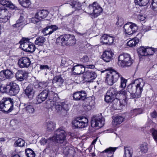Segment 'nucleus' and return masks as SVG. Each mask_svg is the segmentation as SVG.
Instances as JSON below:
<instances>
[{
    "label": "nucleus",
    "mask_w": 157,
    "mask_h": 157,
    "mask_svg": "<svg viewBox=\"0 0 157 157\" xmlns=\"http://www.w3.org/2000/svg\"><path fill=\"white\" fill-rule=\"evenodd\" d=\"M56 43L62 46H71L76 43L75 36L72 35L66 34L58 37L56 40Z\"/></svg>",
    "instance_id": "obj_2"
},
{
    "label": "nucleus",
    "mask_w": 157,
    "mask_h": 157,
    "mask_svg": "<svg viewBox=\"0 0 157 157\" xmlns=\"http://www.w3.org/2000/svg\"><path fill=\"white\" fill-rule=\"evenodd\" d=\"M66 137V133L63 130L59 129L57 130L55 132L54 136L52 137V140L53 142H58L59 141L60 142L63 141Z\"/></svg>",
    "instance_id": "obj_12"
},
{
    "label": "nucleus",
    "mask_w": 157,
    "mask_h": 157,
    "mask_svg": "<svg viewBox=\"0 0 157 157\" xmlns=\"http://www.w3.org/2000/svg\"><path fill=\"white\" fill-rule=\"evenodd\" d=\"M45 127L48 132L53 131L56 127V124L53 122L48 121L45 123Z\"/></svg>",
    "instance_id": "obj_34"
},
{
    "label": "nucleus",
    "mask_w": 157,
    "mask_h": 157,
    "mask_svg": "<svg viewBox=\"0 0 157 157\" xmlns=\"http://www.w3.org/2000/svg\"><path fill=\"white\" fill-rule=\"evenodd\" d=\"M68 59L65 58L63 57L62 58L61 62V66L63 67H67V61Z\"/></svg>",
    "instance_id": "obj_55"
},
{
    "label": "nucleus",
    "mask_w": 157,
    "mask_h": 157,
    "mask_svg": "<svg viewBox=\"0 0 157 157\" xmlns=\"http://www.w3.org/2000/svg\"><path fill=\"white\" fill-rule=\"evenodd\" d=\"M113 55L114 54L111 50H106L102 55V59L105 61L109 62L112 59Z\"/></svg>",
    "instance_id": "obj_23"
},
{
    "label": "nucleus",
    "mask_w": 157,
    "mask_h": 157,
    "mask_svg": "<svg viewBox=\"0 0 157 157\" xmlns=\"http://www.w3.org/2000/svg\"><path fill=\"white\" fill-rule=\"evenodd\" d=\"M108 35L107 34H104L101 37L100 41L101 43L104 44H107Z\"/></svg>",
    "instance_id": "obj_53"
},
{
    "label": "nucleus",
    "mask_w": 157,
    "mask_h": 157,
    "mask_svg": "<svg viewBox=\"0 0 157 157\" xmlns=\"http://www.w3.org/2000/svg\"><path fill=\"white\" fill-rule=\"evenodd\" d=\"M26 73L23 71H18L16 74V77L17 79L19 81H22L24 78L26 76Z\"/></svg>",
    "instance_id": "obj_37"
},
{
    "label": "nucleus",
    "mask_w": 157,
    "mask_h": 157,
    "mask_svg": "<svg viewBox=\"0 0 157 157\" xmlns=\"http://www.w3.org/2000/svg\"><path fill=\"white\" fill-rule=\"evenodd\" d=\"M140 149L141 152L146 153L148 150V144L146 143H143L140 146Z\"/></svg>",
    "instance_id": "obj_43"
},
{
    "label": "nucleus",
    "mask_w": 157,
    "mask_h": 157,
    "mask_svg": "<svg viewBox=\"0 0 157 157\" xmlns=\"http://www.w3.org/2000/svg\"><path fill=\"white\" fill-rule=\"evenodd\" d=\"M104 124L105 119L103 117H94L91 119V125L93 127L100 128L102 127Z\"/></svg>",
    "instance_id": "obj_14"
},
{
    "label": "nucleus",
    "mask_w": 157,
    "mask_h": 157,
    "mask_svg": "<svg viewBox=\"0 0 157 157\" xmlns=\"http://www.w3.org/2000/svg\"><path fill=\"white\" fill-rule=\"evenodd\" d=\"M48 91L46 90L41 92L37 97V101L38 103H41L44 101L48 98Z\"/></svg>",
    "instance_id": "obj_22"
},
{
    "label": "nucleus",
    "mask_w": 157,
    "mask_h": 157,
    "mask_svg": "<svg viewBox=\"0 0 157 157\" xmlns=\"http://www.w3.org/2000/svg\"><path fill=\"white\" fill-rule=\"evenodd\" d=\"M120 91L118 92L117 89L115 87H112L110 88L107 92L105 96V101L108 103L111 102L118 94H121L124 96L123 94L119 93Z\"/></svg>",
    "instance_id": "obj_10"
},
{
    "label": "nucleus",
    "mask_w": 157,
    "mask_h": 157,
    "mask_svg": "<svg viewBox=\"0 0 157 157\" xmlns=\"http://www.w3.org/2000/svg\"><path fill=\"white\" fill-rule=\"evenodd\" d=\"M10 18L9 16V11L5 8H0V18L3 20L2 21H7Z\"/></svg>",
    "instance_id": "obj_24"
},
{
    "label": "nucleus",
    "mask_w": 157,
    "mask_h": 157,
    "mask_svg": "<svg viewBox=\"0 0 157 157\" xmlns=\"http://www.w3.org/2000/svg\"><path fill=\"white\" fill-rule=\"evenodd\" d=\"M9 83L7 84L6 86L1 85L0 86V91L2 93H9Z\"/></svg>",
    "instance_id": "obj_48"
},
{
    "label": "nucleus",
    "mask_w": 157,
    "mask_h": 157,
    "mask_svg": "<svg viewBox=\"0 0 157 157\" xmlns=\"http://www.w3.org/2000/svg\"><path fill=\"white\" fill-rule=\"evenodd\" d=\"M145 84L142 78L136 79L128 86L126 90H121L119 93L124 95L126 99L139 98L141 96Z\"/></svg>",
    "instance_id": "obj_1"
},
{
    "label": "nucleus",
    "mask_w": 157,
    "mask_h": 157,
    "mask_svg": "<svg viewBox=\"0 0 157 157\" xmlns=\"http://www.w3.org/2000/svg\"><path fill=\"white\" fill-rule=\"evenodd\" d=\"M31 63L30 59L26 57H23L20 59L18 61V64L21 68L28 67Z\"/></svg>",
    "instance_id": "obj_18"
},
{
    "label": "nucleus",
    "mask_w": 157,
    "mask_h": 157,
    "mask_svg": "<svg viewBox=\"0 0 157 157\" xmlns=\"http://www.w3.org/2000/svg\"><path fill=\"white\" fill-rule=\"evenodd\" d=\"M48 87L49 88L47 90L48 91V98L49 100H47L46 102L47 104H48V107H51L52 105L54 104V101L58 97V94L52 90L50 89V88H51V87Z\"/></svg>",
    "instance_id": "obj_15"
},
{
    "label": "nucleus",
    "mask_w": 157,
    "mask_h": 157,
    "mask_svg": "<svg viewBox=\"0 0 157 157\" xmlns=\"http://www.w3.org/2000/svg\"><path fill=\"white\" fill-rule=\"evenodd\" d=\"M56 111L58 113L63 114L66 113L69 109L68 104L63 102H59L55 104Z\"/></svg>",
    "instance_id": "obj_11"
},
{
    "label": "nucleus",
    "mask_w": 157,
    "mask_h": 157,
    "mask_svg": "<svg viewBox=\"0 0 157 157\" xmlns=\"http://www.w3.org/2000/svg\"><path fill=\"white\" fill-rule=\"evenodd\" d=\"M90 14L94 18L97 17L102 12V9L96 2L90 5L88 7Z\"/></svg>",
    "instance_id": "obj_7"
},
{
    "label": "nucleus",
    "mask_w": 157,
    "mask_h": 157,
    "mask_svg": "<svg viewBox=\"0 0 157 157\" xmlns=\"http://www.w3.org/2000/svg\"><path fill=\"white\" fill-rule=\"evenodd\" d=\"M107 40V44L110 45L113 43L114 38L113 36L108 35Z\"/></svg>",
    "instance_id": "obj_57"
},
{
    "label": "nucleus",
    "mask_w": 157,
    "mask_h": 157,
    "mask_svg": "<svg viewBox=\"0 0 157 157\" xmlns=\"http://www.w3.org/2000/svg\"><path fill=\"white\" fill-rule=\"evenodd\" d=\"M150 7L153 10L157 11V0H153Z\"/></svg>",
    "instance_id": "obj_52"
},
{
    "label": "nucleus",
    "mask_w": 157,
    "mask_h": 157,
    "mask_svg": "<svg viewBox=\"0 0 157 157\" xmlns=\"http://www.w3.org/2000/svg\"><path fill=\"white\" fill-rule=\"evenodd\" d=\"M29 46V48H28L27 52H33L36 49L35 45L34 44H32L31 43H30Z\"/></svg>",
    "instance_id": "obj_54"
},
{
    "label": "nucleus",
    "mask_w": 157,
    "mask_h": 157,
    "mask_svg": "<svg viewBox=\"0 0 157 157\" xmlns=\"http://www.w3.org/2000/svg\"><path fill=\"white\" fill-rule=\"evenodd\" d=\"M137 52L139 55L142 56H146L147 54L146 51V47L141 46L137 50Z\"/></svg>",
    "instance_id": "obj_47"
},
{
    "label": "nucleus",
    "mask_w": 157,
    "mask_h": 157,
    "mask_svg": "<svg viewBox=\"0 0 157 157\" xmlns=\"http://www.w3.org/2000/svg\"><path fill=\"white\" fill-rule=\"evenodd\" d=\"M15 143L17 146L19 147H23L25 145V141L22 139L20 138L16 141Z\"/></svg>",
    "instance_id": "obj_51"
},
{
    "label": "nucleus",
    "mask_w": 157,
    "mask_h": 157,
    "mask_svg": "<svg viewBox=\"0 0 157 157\" xmlns=\"http://www.w3.org/2000/svg\"><path fill=\"white\" fill-rule=\"evenodd\" d=\"M149 0H135V3L141 6H146L149 2Z\"/></svg>",
    "instance_id": "obj_49"
},
{
    "label": "nucleus",
    "mask_w": 157,
    "mask_h": 157,
    "mask_svg": "<svg viewBox=\"0 0 157 157\" xmlns=\"http://www.w3.org/2000/svg\"><path fill=\"white\" fill-rule=\"evenodd\" d=\"M137 18L140 21H144L145 19V17L144 16L140 14L138 15Z\"/></svg>",
    "instance_id": "obj_62"
},
{
    "label": "nucleus",
    "mask_w": 157,
    "mask_h": 157,
    "mask_svg": "<svg viewBox=\"0 0 157 157\" xmlns=\"http://www.w3.org/2000/svg\"><path fill=\"white\" fill-rule=\"evenodd\" d=\"M96 73L94 71H87L85 72L84 75L85 80L88 82H91L97 77Z\"/></svg>",
    "instance_id": "obj_19"
},
{
    "label": "nucleus",
    "mask_w": 157,
    "mask_h": 157,
    "mask_svg": "<svg viewBox=\"0 0 157 157\" xmlns=\"http://www.w3.org/2000/svg\"><path fill=\"white\" fill-rule=\"evenodd\" d=\"M53 142V140H52V137L48 140L44 138H42L40 141V143L42 145H44L48 143L49 147L50 146Z\"/></svg>",
    "instance_id": "obj_42"
},
{
    "label": "nucleus",
    "mask_w": 157,
    "mask_h": 157,
    "mask_svg": "<svg viewBox=\"0 0 157 157\" xmlns=\"http://www.w3.org/2000/svg\"><path fill=\"white\" fill-rule=\"evenodd\" d=\"M108 71L107 73L105 82L108 85L111 86L116 82L120 77L119 74L114 70L110 71L105 70L101 71V73Z\"/></svg>",
    "instance_id": "obj_3"
},
{
    "label": "nucleus",
    "mask_w": 157,
    "mask_h": 157,
    "mask_svg": "<svg viewBox=\"0 0 157 157\" xmlns=\"http://www.w3.org/2000/svg\"><path fill=\"white\" fill-rule=\"evenodd\" d=\"M40 69L41 70L44 69H49V67L47 65H40Z\"/></svg>",
    "instance_id": "obj_63"
},
{
    "label": "nucleus",
    "mask_w": 157,
    "mask_h": 157,
    "mask_svg": "<svg viewBox=\"0 0 157 157\" xmlns=\"http://www.w3.org/2000/svg\"><path fill=\"white\" fill-rule=\"evenodd\" d=\"M120 87L124 89L126 86L127 80L122 76L120 77Z\"/></svg>",
    "instance_id": "obj_50"
},
{
    "label": "nucleus",
    "mask_w": 157,
    "mask_h": 157,
    "mask_svg": "<svg viewBox=\"0 0 157 157\" xmlns=\"http://www.w3.org/2000/svg\"><path fill=\"white\" fill-rule=\"evenodd\" d=\"M25 25V21L24 17L22 16H21L16 21V23L12 25V27L13 28H17Z\"/></svg>",
    "instance_id": "obj_33"
},
{
    "label": "nucleus",
    "mask_w": 157,
    "mask_h": 157,
    "mask_svg": "<svg viewBox=\"0 0 157 157\" xmlns=\"http://www.w3.org/2000/svg\"><path fill=\"white\" fill-rule=\"evenodd\" d=\"M139 42V40L137 38L135 37L129 40L127 42V45L130 47H134Z\"/></svg>",
    "instance_id": "obj_39"
},
{
    "label": "nucleus",
    "mask_w": 157,
    "mask_h": 157,
    "mask_svg": "<svg viewBox=\"0 0 157 157\" xmlns=\"http://www.w3.org/2000/svg\"><path fill=\"white\" fill-rule=\"evenodd\" d=\"M140 109H135L133 110H131V113H134L135 114V116L136 115L138 114H140V113L139 112V111H140Z\"/></svg>",
    "instance_id": "obj_60"
},
{
    "label": "nucleus",
    "mask_w": 157,
    "mask_h": 157,
    "mask_svg": "<svg viewBox=\"0 0 157 157\" xmlns=\"http://www.w3.org/2000/svg\"><path fill=\"white\" fill-rule=\"evenodd\" d=\"M58 29V27L56 25H51L48 26L44 29L43 32L45 35L51 34L53 32L57 30Z\"/></svg>",
    "instance_id": "obj_26"
},
{
    "label": "nucleus",
    "mask_w": 157,
    "mask_h": 157,
    "mask_svg": "<svg viewBox=\"0 0 157 157\" xmlns=\"http://www.w3.org/2000/svg\"><path fill=\"white\" fill-rule=\"evenodd\" d=\"M124 119L123 117L120 116L115 117L112 121L113 125L115 127L120 124L123 121Z\"/></svg>",
    "instance_id": "obj_35"
},
{
    "label": "nucleus",
    "mask_w": 157,
    "mask_h": 157,
    "mask_svg": "<svg viewBox=\"0 0 157 157\" xmlns=\"http://www.w3.org/2000/svg\"><path fill=\"white\" fill-rule=\"evenodd\" d=\"M132 63V59L129 54L124 53L119 56L117 64L119 66L123 67L129 66Z\"/></svg>",
    "instance_id": "obj_5"
},
{
    "label": "nucleus",
    "mask_w": 157,
    "mask_h": 157,
    "mask_svg": "<svg viewBox=\"0 0 157 157\" xmlns=\"http://www.w3.org/2000/svg\"><path fill=\"white\" fill-rule=\"evenodd\" d=\"M85 68L86 67V68H88L93 69L94 68L95 66H94V65L93 64H91V65H86L85 66Z\"/></svg>",
    "instance_id": "obj_64"
},
{
    "label": "nucleus",
    "mask_w": 157,
    "mask_h": 157,
    "mask_svg": "<svg viewBox=\"0 0 157 157\" xmlns=\"http://www.w3.org/2000/svg\"><path fill=\"white\" fill-rule=\"evenodd\" d=\"M13 104L11 98H3L0 102V109L5 113H10L13 110Z\"/></svg>",
    "instance_id": "obj_4"
},
{
    "label": "nucleus",
    "mask_w": 157,
    "mask_h": 157,
    "mask_svg": "<svg viewBox=\"0 0 157 157\" xmlns=\"http://www.w3.org/2000/svg\"><path fill=\"white\" fill-rule=\"evenodd\" d=\"M9 94L10 95H15L19 92V88L18 85L15 83L11 82L9 83Z\"/></svg>",
    "instance_id": "obj_16"
},
{
    "label": "nucleus",
    "mask_w": 157,
    "mask_h": 157,
    "mask_svg": "<svg viewBox=\"0 0 157 157\" xmlns=\"http://www.w3.org/2000/svg\"><path fill=\"white\" fill-rule=\"evenodd\" d=\"M152 134L154 139L157 143V130L153 129L152 131Z\"/></svg>",
    "instance_id": "obj_58"
},
{
    "label": "nucleus",
    "mask_w": 157,
    "mask_h": 157,
    "mask_svg": "<svg viewBox=\"0 0 157 157\" xmlns=\"http://www.w3.org/2000/svg\"><path fill=\"white\" fill-rule=\"evenodd\" d=\"M0 3L2 5L9 7L12 9H16L17 8V7L10 1L2 0L0 1Z\"/></svg>",
    "instance_id": "obj_36"
},
{
    "label": "nucleus",
    "mask_w": 157,
    "mask_h": 157,
    "mask_svg": "<svg viewBox=\"0 0 157 157\" xmlns=\"http://www.w3.org/2000/svg\"><path fill=\"white\" fill-rule=\"evenodd\" d=\"M110 102L111 106L115 110L121 109L123 106L126 104V101L125 99L120 101L118 99L114 98Z\"/></svg>",
    "instance_id": "obj_13"
},
{
    "label": "nucleus",
    "mask_w": 157,
    "mask_h": 157,
    "mask_svg": "<svg viewBox=\"0 0 157 157\" xmlns=\"http://www.w3.org/2000/svg\"><path fill=\"white\" fill-rule=\"evenodd\" d=\"M70 4L73 8V11L79 10L82 9V4L81 3L78 1H71Z\"/></svg>",
    "instance_id": "obj_32"
},
{
    "label": "nucleus",
    "mask_w": 157,
    "mask_h": 157,
    "mask_svg": "<svg viewBox=\"0 0 157 157\" xmlns=\"http://www.w3.org/2000/svg\"><path fill=\"white\" fill-rule=\"evenodd\" d=\"M65 155L69 157H73L76 153L75 149L73 147H66L64 151Z\"/></svg>",
    "instance_id": "obj_28"
},
{
    "label": "nucleus",
    "mask_w": 157,
    "mask_h": 157,
    "mask_svg": "<svg viewBox=\"0 0 157 157\" xmlns=\"http://www.w3.org/2000/svg\"><path fill=\"white\" fill-rule=\"evenodd\" d=\"M73 97L76 101L84 100L86 98V93L84 91L75 92L73 94Z\"/></svg>",
    "instance_id": "obj_21"
},
{
    "label": "nucleus",
    "mask_w": 157,
    "mask_h": 157,
    "mask_svg": "<svg viewBox=\"0 0 157 157\" xmlns=\"http://www.w3.org/2000/svg\"><path fill=\"white\" fill-rule=\"evenodd\" d=\"M20 5L25 8L29 7L31 4V0H18Z\"/></svg>",
    "instance_id": "obj_41"
},
{
    "label": "nucleus",
    "mask_w": 157,
    "mask_h": 157,
    "mask_svg": "<svg viewBox=\"0 0 157 157\" xmlns=\"http://www.w3.org/2000/svg\"><path fill=\"white\" fill-rule=\"evenodd\" d=\"M157 50L156 48H155L152 47H146L147 54L146 56H150L152 55Z\"/></svg>",
    "instance_id": "obj_46"
},
{
    "label": "nucleus",
    "mask_w": 157,
    "mask_h": 157,
    "mask_svg": "<svg viewBox=\"0 0 157 157\" xmlns=\"http://www.w3.org/2000/svg\"><path fill=\"white\" fill-rule=\"evenodd\" d=\"M117 148L116 147H109L105 149L102 153H105L108 157H113L114 153Z\"/></svg>",
    "instance_id": "obj_31"
},
{
    "label": "nucleus",
    "mask_w": 157,
    "mask_h": 157,
    "mask_svg": "<svg viewBox=\"0 0 157 157\" xmlns=\"http://www.w3.org/2000/svg\"><path fill=\"white\" fill-rule=\"evenodd\" d=\"M80 60L82 63H86L89 61V58L87 55H85L80 59Z\"/></svg>",
    "instance_id": "obj_56"
},
{
    "label": "nucleus",
    "mask_w": 157,
    "mask_h": 157,
    "mask_svg": "<svg viewBox=\"0 0 157 157\" xmlns=\"http://www.w3.org/2000/svg\"><path fill=\"white\" fill-rule=\"evenodd\" d=\"M25 93L29 98H32L34 94V90H33V86L31 85H28L25 89Z\"/></svg>",
    "instance_id": "obj_30"
},
{
    "label": "nucleus",
    "mask_w": 157,
    "mask_h": 157,
    "mask_svg": "<svg viewBox=\"0 0 157 157\" xmlns=\"http://www.w3.org/2000/svg\"><path fill=\"white\" fill-rule=\"evenodd\" d=\"M123 28V32L126 36L134 34L137 32L138 29L137 25L131 22H128L125 24Z\"/></svg>",
    "instance_id": "obj_6"
},
{
    "label": "nucleus",
    "mask_w": 157,
    "mask_h": 157,
    "mask_svg": "<svg viewBox=\"0 0 157 157\" xmlns=\"http://www.w3.org/2000/svg\"><path fill=\"white\" fill-rule=\"evenodd\" d=\"M64 82V80L60 76H56L52 80L53 83H56L59 86H61Z\"/></svg>",
    "instance_id": "obj_40"
},
{
    "label": "nucleus",
    "mask_w": 157,
    "mask_h": 157,
    "mask_svg": "<svg viewBox=\"0 0 157 157\" xmlns=\"http://www.w3.org/2000/svg\"><path fill=\"white\" fill-rule=\"evenodd\" d=\"M132 151L131 148L127 147H124L123 157H132Z\"/></svg>",
    "instance_id": "obj_38"
},
{
    "label": "nucleus",
    "mask_w": 157,
    "mask_h": 157,
    "mask_svg": "<svg viewBox=\"0 0 157 157\" xmlns=\"http://www.w3.org/2000/svg\"><path fill=\"white\" fill-rule=\"evenodd\" d=\"M13 74L11 71L7 69L0 72V79L4 80L6 79H11L13 77Z\"/></svg>",
    "instance_id": "obj_17"
},
{
    "label": "nucleus",
    "mask_w": 157,
    "mask_h": 157,
    "mask_svg": "<svg viewBox=\"0 0 157 157\" xmlns=\"http://www.w3.org/2000/svg\"><path fill=\"white\" fill-rule=\"evenodd\" d=\"M25 153L27 157H35L36 156L34 151L29 148L25 149Z\"/></svg>",
    "instance_id": "obj_44"
},
{
    "label": "nucleus",
    "mask_w": 157,
    "mask_h": 157,
    "mask_svg": "<svg viewBox=\"0 0 157 157\" xmlns=\"http://www.w3.org/2000/svg\"><path fill=\"white\" fill-rule=\"evenodd\" d=\"M88 119L86 117H78L72 122L73 127L76 128H82L88 125Z\"/></svg>",
    "instance_id": "obj_8"
},
{
    "label": "nucleus",
    "mask_w": 157,
    "mask_h": 157,
    "mask_svg": "<svg viewBox=\"0 0 157 157\" xmlns=\"http://www.w3.org/2000/svg\"><path fill=\"white\" fill-rule=\"evenodd\" d=\"M30 43L28 38H23L19 42L20 44V47L23 50L27 52Z\"/></svg>",
    "instance_id": "obj_29"
},
{
    "label": "nucleus",
    "mask_w": 157,
    "mask_h": 157,
    "mask_svg": "<svg viewBox=\"0 0 157 157\" xmlns=\"http://www.w3.org/2000/svg\"><path fill=\"white\" fill-rule=\"evenodd\" d=\"M85 67L82 65L77 64L72 68L71 71L75 74L79 75L83 73L85 71Z\"/></svg>",
    "instance_id": "obj_25"
},
{
    "label": "nucleus",
    "mask_w": 157,
    "mask_h": 157,
    "mask_svg": "<svg viewBox=\"0 0 157 157\" xmlns=\"http://www.w3.org/2000/svg\"><path fill=\"white\" fill-rule=\"evenodd\" d=\"M85 101L86 104L84 108L88 110H90L94 108L95 105L94 100L91 97H89L86 98Z\"/></svg>",
    "instance_id": "obj_27"
},
{
    "label": "nucleus",
    "mask_w": 157,
    "mask_h": 157,
    "mask_svg": "<svg viewBox=\"0 0 157 157\" xmlns=\"http://www.w3.org/2000/svg\"><path fill=\"white\" fill-rule=\"evenodd\" d=\"M46 39L45 38L42 36L38 37L35 40V44L38 45H43Z\"/></svg>",
    "instance_id": "obj_45"
},
{
    "label": "nucleus",
    "mask_w": 157,
    "mask_h": 157,
    "mask_svg": "<svg viewBox=\"0 0 157 157\" xmlns=\"http://www.w3.org/2000/svg\"><path fill=\"white\" fill-rule=\"evenodd\" d=\"M22 104L24 107L22 109L23 111L28 114H32L34 112V108L32 103L29 102Z\"/></svg>",
    "instance_id": "obj_20"
},
{
    "label": "nucleus",
    "mask_w": 157,
    "mask_h": 157,
    "mask_svg": "<svg viewBox=\"0 0 157 157\" xmlns=\"http://www.w3.org/2000/svg\"><path fill=\"white\" fill-rule=\"evenodd\" d=\"M49 12L47 10H37L35 17L32 18L31 21L35 23L38 22L41 20L46 18L48 15Z\"/></svg>",
    "instance_id": "obj_9"
},
{
    "label": "nucleus",
    "mask_w": 157,
    "mask_h": 157,
    "mask_svg": "<svg viewBox=\"0 0 157 157\" xmlns=\"http://www.w3.org/2000/svg\"><path fill=\"white\" fill-rule=\"evenodd\" d=\"M123 24V21L121 19H118L116 23V24L119 26H121Z\"/></svg>",
    "instance_id": "obj_61"
},
{
    "label": "nucleus",
    "mask_w": 157,
    "mask_h": 157,
    "mask_svg": "<svg viewBox=\"0 0 157 157\" xmlns=\"http://www.w3.org/2000/svg\"><path fill=\"white\" fill-rule=\"evenodd\" d=\"M48 83L47 82H40L39 83V87L41 88H44L48 85Z\"/></svg>",
    "instance_id": "obj_59"
}]
</instances>
